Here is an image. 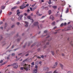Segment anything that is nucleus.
<instances>
[{"mask_svg":"<svg viewBox=\"0 0 73 73\" xmlns=\"http://www.w3.org/2000/svg\"><path fill=\"white\" fill-rule=\"evenodd\" d=\"M30 65H28V64H25L23 65V68L22 67L21 68V70H23L24 69H25L26 71H27L28 69L30 70Z\"/></svg>","mask_w":73,"mask_h":73,"instance_id":"nucleus-1","label":"nucleus"},{"mask_svg":"<svg viewBox=\"0 0 73 73\" xmlns=\"http://www.w3.org/2000/svg\"><path fill=\"white\" fill-rule=\"evenodd\" d=\"M15 66L13 67V68H14L15 69L17 68L18 67V65H17V63H14L11 65H8L7 66V67H9V66Z\"/></svg>","mask_w":73,"mask_h":73,"instance_id":"nucleus-2","label":"nucleus"},{"mask_svg":"<svg viewBox=\"0 0 73 73\" xmlns=\"http://www.w3.org/2000/svg\"><path fill=\"white\" fill-rule=\"evenodd\" d=\"M34 25L37 27L38 28H39V26H38V22H35L34 23Z\"/></svg>","mask_w":73,"mask_h":73,"instance_id":"nucleus-3","label":"nucleus"},{"mask_svg":"<svg viewBox=\"0 0 73 73\" xmlns=\"http://www.w3.org/2000/svg\"><path fill=\"white\" fill-rule=\"evenodd\" d=\"M26 7V6H24L23 5H22L20 7V8L21 9H23V8H25Z\"/></svg>","mask_w":73,"mask_h":73,"instance_id":"nucleus-4","label":"nucleus"},{"mask_svg":"<svg viewBox=\"0 0 73 73\" xmlns=\"http://www.w3.org/2000/svg\"><path fill=\"white\" fill-rule=\"evenodd\" d=\"M22 17H23V15H21L20 16H19L18 18L19 20H22Z\"/></svg>","mask_w":73,"mask_h":73,"instance_id":"nucleus-5","label":"nucleus"},{"mask_svg":"<svg viewBox=\"0 0 73 73\" xmlns=\"http://www.w3.org/2000/svg\"><path fill=\"white\" fill-rule=\"evenodd\" d=\"M58 63L57 62H56L55 64V65L53 67H51L52 68H55L56 66L57 65Z\"/></svg>","mask_w":73,"mask_h":73,"instance_id":"nucleus-6","label":"nucleus"},{"mask_svg":"<svg viewBox=\"0 0 73 73\" xmlns=\"http://www.w3.org/2000/svg\"><path fill=\"white\" fill-rule=\"evenodd\" d=\"M50 19H52V20H54V18L53 16V15H51L50 17Z\"/></svg>","mask_w":73,"mask_h":73,"instance_id":"nucleus-7","label":"nucleus"},{"mask_svg":"<svg viewBox=\"0 0 73 73\" xmlns=\"http://www.w3.org/2000/svg\"><path fill=\"white\" fill-rule=\"evenodd\" d=\"M17 8V7H13L11 9V11H13V9H16V8Z\"/></svg>","mask_w":73,"mask_h":73,"instance_id":"nucleus-8","label":"nucleus"},{"mask_svg":"<svg viewBox=\"0 0 73 73\" xmlns=\"http://www.w3.org/2000/svg\"><path fill=\"white\" fill-rule=\"evenodd\" d=\"M36 14L38 16H41V15H42V14H39L38 11L36 13Z\"/></svg>","mask_w":73,"mask_h":73,"instance_id":"nucleus-9","label":"nucleus"},{"mask_svg":"<svg viewBox=\"0 0 73 73\" xmlns=\"http://www.w3.org/2000/svg\"><path fill=\"white\" fill-rule=\"evenodd\" d=\"M60 66L61 67V69H63V65L62 64L60 63Z\"/></svg>","mask_w":73,"mask_h":73,"instance_id":"nucleus-10","label":"nucleus"},{"mask_svg":"<svg viewBox=\"0 0 73 73\" xmlns=\"http://www.w3.org/2000/svg\"><path fill=\"white\" fill-rule=\"evenodd\" d=\"M28 60V58H27L26 59H25L23 61V62H25L26 61H27Z\"/></svg>","mask_w":73,"mask_h":73,"instance_id":"nucleus-11","label":"nucleus"},{"mask_svg":"<svg viewBox=\"0 0 73 73\" xmlns=\"http://www.w3.org/2000/svg\"><path fill=\"white\" fill-rule=\"evenodd\" d=\"M17 15H18L20 13V12H19V10H18L17 11Z\"/></svg>","mask_w":73,"mask_h":73,"instance_id":"nucleus-12","label":"nucleus"},{"mask_svg":"<svg viewBox=\"0 0 73 73\" xmlns=\"http://www.w3.org/2000/svg\"><path fill=\"white\" fill-rule=\"evenodd\" d=\"M62 3L63 4V5H65V1H62Z\"/></svg>","mask_w":73,"mask_h":73,"instance_id":"nucleus-13","label":"nucleus"},{"mask_svg":"<svg viewBox=\"0 0 73 73\" xmlns=\"http://www.w3.org/2000/svg\"><path fill=\"white\" fill-rule=\"evenodd\" d=\"M52 25H55V22L54 21L52 23Z\"/></svg>","mask_w":73,"mask_h":73,"instance_id":"nucleus-14","label":"nucleus"},{"mask_svg":"<svg viewBox=\"0 0 73 73\" xmlns=\"http://www.w3.org/2000/svg\"><path fill=\"white\" fill-rule=\"evenodd\" d=\"M37 71V70L36 69H35L34 72V73H36Z\"/></svg>","mask_w":73,"mask_h":73,"instance_id":"nucleus-15","label":"nucleus"},{"mask_svg":"<svg viewBox=\"0 0 73 73\" xmlns=\"http://www.w3.org/2000/svg\"><path fill=\"white\" fill-rule=\"evenodd\" d=\"M1 8L2 9H4L5 8V6H4V5L2 6L1 7Z\"/></svg>","mask_w":73,"mask_h":73,"instance_id":"nucleus-16","label":"nucleus"},{"mask_svg":"<svg viewBox=\"0 0 73 73\" xmlns=\"http://www.w3.org/2000/svg\"><path fill=\"white\" fill-rule=\"evenodd\" d=\"M47 69V67H44L43 68L44 70H45Z\"/></svg>","mask_w":73,"mask_h":73,"instance_id":"nucleus-17","label":"nucleus"},{"mask_svg":"<svg viewBox=\"0 0 73 73\" xmlns=\"http://www.w3.org/2000/svg\"><path fill=\"white\" fill-rule=\"evenodd\" d=\"M30 9L31 11H34V9H32V7H30Z\"/></svg>","mask_w":73,"mask_h":73,"instance_id":"nucleus-18","label":"nucleus"},{"mask_svg":"<svg viewBox=\"0 0 73 73\" xmlns=\"http://www.w3.org/2000/svg\"><path fill=\"white\" fill-rule=\"evenodd\" d=\"M68 11H69V9L67 8L66 11V13H68Z\"/></svg>","mask_w":73,"mask_h":73,"instance_id":"nucleus-19","label":"nucleus"},{"mask_svg":"<svg viewBox=\"0 0 73 73\" xmlns=\"http://www.w3.org/2000/svg\"><path fill=\"white\" fill-rule=\"evenodd\" d=\"M27 18L28 19L31 20V16H29L27 17Z\"/></svg>","mask_w":73,"mask_h":73,"instance_id":"nucleus-20","label":"nucleus"},{"mask_svg":"<svg viewBox=\"0 0 73 73\" xmlns=\"http://www.w3.org/2000/svg\"><path fill=\"white\" fill-rule=\"evenodd\" d=\"M51 10H49L48 11V13H49V15H50V14L51 13Z\"/></svg>","mask_w":73,"mask_h":73,"instance_id":"nucleus-21","label":"nucleus"},{"mask_svg":"<svg viewBox=\"0 0 73 73\" xmlns=\"http://www.w3.org/2000/svg\"><path fill=\"white\" fill-rule=\"evenodd\" d=\"M37 8V6H36L35 7H34L33 8L34 10H35V9H36V8Z\"/></svg>","mask_w":73,"mask_h":73,"instance_id":"nucleus-22","label":"nucleus"},{"mask_svg":"<svg viewBox=\"0 0 73 73\" xmlns=\"http://www.w3.org/2000/svg\"><path fill=\"white\" fill-rule=\"evenodd\" d=\"M7 26V23H5V27H4L5 29Z\"/></svg>","mask_w":73,"mask_h":73,"instance_id":"nucleus-23","label":"nucleus"},{"mask_svg":"<svg viewBox=\"0 0 73 73\" xmlns=\"http://www.w3.org/2000/svg\"><path fill=\"white\" fill-rule=\"evenodd\" d=\"M44 8L45 9H46V10H48V9H49L48 8V7H45Z\"/></svg>","mask_w":73,"mask_h":73,"instance_id":"nucleus-24","label":"nucleus"},{"mask_svg":"<svg viewBox=\"0 0 73 73\" xmlns=\"http://www.w3.org/2000/svg\"><path fill=\"white\" fill-rule=\"evenodd\" d=\"M53 8H54V9H56V8L57 6H54L52 7Z\"/></svg>","mask_w":73,"mask_h":73,"instance_id":"nucleus-25","label":"nucleus"},{"mask_svg":"<svg viewBox=\"0 0 73 73\" xmlns=\"http://www.w3.org/2000/svg\"><path fill=\"white\" fill-rule=\"evenodd\" d=\"M35 5H36V4H34L33 5H32V7L33 8L34 7H35Z\"/></svg>","mask_w":73,"mask_h":73,"instance_id":"nucleus-26","label":"nucleus"},{"mask_svg":"<svg viewBox=\"0 0 73 73\" xmlns=\"http://www.w3.org/2000/svg\"><path fill=\"white\" fill-rule=\"evenodd\" d=\"M64 25V23H61V24L60 25V27H63V26Z\"/></svg>","mask_w":73,"mask_h":73,"instance_id":"nucleus-27","label":"nucleus"},{"mask_svg":"<svg viewBox=\"0 0 73 73\" xmlns=\"http://www.w3.org/2000/svg\"><path fill=\"white\" fill-rule=\"evenodd\" d=\"M9 57H10V55H9L8 57L7 58V60H9Z\"/></svg>","mask_w":73,"mask_h":73,"instance_id":"nucleus-28","label":"nucleus"},{"mask_svg":"<svg viewBox=\"0 0 73 73\" xmlns=\"http://www.w3.org/2000/svg\"><path fill=\"white\" fill-rule=\"evenodd\" d=\"M49 1L48 2V3L49 4H50L51 3V1Z\"/></svg>","mask_w":73,"mask_h":73,"instance_id":"nucleus-29","label":"nucleus"},{"mask_svg":"<svg viewBox=\"0 0 73 73\" xmlns=\"http://www.w3.org/2000/svg\"><path fill=\"white\" fill-rule=\"evenodd\" d=\"M48 32V31L47 30H45L44 31V33H47Z\"/></svg>","mask_w":73,"mask_h":73,"instance_id":"nucleus-30","label":"nucleus"},{"mask_svg":"<svg viewBox=\"0 0 73 73\" xmlns=\"http://www.w3.org/2000/svg\"><path fill=\"white\" fill-rule=\"evenodd\" d=\"M31 21V23H33V20L32 19H30Z\"/></svg>","mask_w":73,"mask_h":73,"instance_id":"nucleus-31","label":"nucleus"},{"mask_svg":"<svg viewBox=\"0 0 73 73\" xmlns=\"http://www.w3.org/2000/svg\"><path fill=\"white\" fill-rule=\"evenodd\" d=\"M3 60H1L0 61V63L1 64V63H3Z\"/></svg>","mask_w":73,"mask_h":73,"instance_id":"nucleus-32","label":"nucleus"},{"mask_svg":"<svg viewBox=\"0 0 73 73\" xmlns=\"http://www.w3.org/2000/svg\"><path fill=\"white\" fill-rule=\"evenodd\" d=\"M25 23L26 24H28V22L27 21H25Z\"/></svg>","mask_w":73,"mask_h":73,"instance_id":"nucleus-33","label":"nucleus"},{"mask_svg":"<svg viewBox=\"0 0 73 73\" xmlns=\"http://www.w3.org/2000/svg\"><path fill=\"white\" fill-rule=\"evenodd\" d=\"M37 57L38 58H41V57L39 56H37Z\"/></svg>","mask_w":73,"mask_h":73,"instance_id":"nucleus-34","label":"nucleus"},{"mask_svg":"<svg viewBox=\"0 0 73 73\" xmlns=\"http://www.w3.org/2000/svg\"><path fill=\"white\" fill-rule=\"evenodd\" d=\"M64 26H65L66 25V23H64Z\"/></svg>","mask_w":73,"mask_h":73,"instance_id":"nucleus-35","label":"nucleus"},{"mask_svg":"<svg viewBox=\"0 0 73 73\" xmlns=\"http://www.w3.org/2000/svg\"><path fill=\"white\" fill-rule=\"evenodd\" d=\"M31 65H35V64H34V62H33L31 63Z\"/></svg>","mask_w":73,"mask_h":73,"instance_id":"nucleus-36","label":"nucleus"},{"mask_svg":"<svg viewBox=\"0 0 73 73\" xmlns=\"http://www.w3.org/2000/svg\"><path fill=\"white\" fill-rule=\"evenodd\" d=\"M56 28H57V27H55L53 28V29H55Z\"/></svg>","mask_w":73,"mask_h":73,"instance_id":"nucleus-37","label":"nucleus"},{"mask_svg":"<svg viewBox=\"0 0 73 73\" xmlns=\"http://www.w3.org/2000/svg\"><path fill=\"white\" fill-rule=\"evenodd\" d=\"M20 4V2L19 1H18L17 3H16V4Z\"/></svg>","mask_w":73,"mask_h":73,"instance_id":"nucleus-38","label":"nucleus"},{"mask_svg":"<svg viewBox=\"0 0 73 73\" xmlns=\"http://www.w3.org/2000/svg\"><path fill=\"white\" fill-rule=\"evenodd\" d=\"M52 55H54V52L53 51H52Z\"/></svg>","mask_w":73,"mask_h":73,"instance_id":"nucleus-39","label":"nucleus"},{"mask_svg":"<svg viewBox=\"0 0 73 73\" xmlns=\"http://www.w3.org/2000/svg\"><path fill=\"white\" fill-rule=\"evenodd\" d=\"M15 53H12L11 54V56H15Z\"/></svg>","mask_w":73,"mask_h":73,"instance_id":"nucleus-40","label":"nucleus"},{"mask_svg":"<svg viewBox=\"0 0 73 73\" xmlns=\"http://www.w3.org/2000/svg\"><path fill=\"white\" fill-rule=\"evenodd\" d=\"M24 15L25 16H27L28 15V14L27 13H25L24 14Z\"/></svg>","mask_w":73,"mask_h":73,"instance_id":"nucleus-41","label":"nucleus"},{"mask_svg":"<svg viewBox=\"0 0 73 73\" xmlns=\"http://www.w3.org/2000/svg\"><path fill=\"white\" fill-rule=\"evenodd\" d=\"M13 27H15V25H13L12 26H11V28H13Z\"/></svg>","mask_w":73,"mask_h":73,"instance_id":"nucleus-42","label":"nucleus"},{"mask_svg":"<svg viewBox=\"0 0 73 73\" xmlns=\"http://www.w3.org/2000/svg\"><path fill=\"white\" fill-rule=\"evenodd\" d=\"M28 24H26V25H25V26L26 27H28Z\"/></svg>","mask_w":73,"mask_h":73,"instance_id":"nucleus-43","label":"nucleus"},{"mask_svg":"<svg viewBox=\"0 0 73 73\" xmlns=\"http://www.w3.org/2000/svg\"><path fill=\"white\" fill-rule=\"evenodd\" d=\"M11 20L12 21H15V19H14L13 18H11Z\"/></svg>","mask_w":73,"mask_h":73,"instance_id":"nucleus-44","label":"nucleus"},{"mask_svg":"<svg viewBox=\"0 0 73 73\" xmlns=\"http://www.w3.org/2000/svg\"><path fill=\"white\" fill-rule=\"evenodd\" d=\"M26 3H27V2H25L23 3V5L24 6V5H25Z\"/></svg>","mask_w":73,"mask_h":73,"instance_id":"nucleus-45","label":"nucleus"},{"mask_svg":"<svg viewBox=\"0 0 73 73\" xmlns=\"http://www.w3.org/2000/svg\"><path fill=\"white\" fill-rule=\"evenodd\" d=\"M17 25H19V24H20V23L19 22H17Z\"/></svg>","mask_w":73,"mask_h":73,"instance_id":"nucleus-46","label":"nucleus"},{"mask_svg":"<svg viewBox=\"0 0 73 73\" xmlns=\"http://www.w3.org/2000/svg\"><path fill=\"white\" fill-rule=\"evenodd\" d=\"M11 14H12V12H10L9 13V15H11Z\"/></svg>","mask_w":73,"mask_h":73,"instance_id":"nucleus-47","label":"nucleus"},{"mask_svg":"<svg viewBox=\"0 0 73 73\" xmlns=\"http://www.w3.org/2000/svg\"><path fill=\"white\" fill-rule=\"evenodd\" d=\"M24 18L25 19H27V17L25 16L24 17Z\"/></svg>","mask_w":73,"mask_h":73,"instance_id":"nucleus-48","label":"nucleus"},{"mask_svg":"<svg viewBox=\"0 0 73 73\" xmlns=\"http://www.w3.org/2000/svg\"><path fill=\"white\" fill-rule=\"evenodd\" d=\"M2 12V10H0V13H1Z\"/></svg>","mask_w":73,"mask_h":73,"instance_id":"nucleus-49","label":"nucleus"},{"mask_svg":"<svg viewBox=\"0 0 73 73\" xmlns=\"http://www.w3.org/2000/svg\"><path fill=\"white\" fill-rule=\"evenodd\" d=\"M45 17V16H43L42 17L41 19H43V18H44Z\"/></svg>","mask_w":73,"mask_h":73,"instance_id":"nucleus-50","label":"nucleus"},{"mask_svg":"<svg viewBox=\"0 0 73 73\" xmlns=\"http://www.w3.org/2000/svg\"><path fill=\"white\" fill-rule=\"evenodd\" d=\"M35 68L36 69H37V66L36 65L35 66Z\"/></svg>","mask_w":73,"mask_h":73,"instance_id":"nucleus-51","label":"nucleus"},{"mask_svg":"<svg viewBox=\"0 0 73 73\" xmlns=\"http://www.w3.org/2000/svg\"><path fill=\"white\" fill-rule=\"evenodd\" d=\"M71 71H69L67 73H71Z\"/></svg>","mask_w":73,"mask_h":73,"instance_id":"nucleus-52","label":"nucleus"},{"mask_svg":"<svg viewBox=\"0 0 73 73\" xmlns=\"http://www.w3.org/2000/svg\"><path fill=\"white\" fill-rule=\"evenodd\" d=\"M3 24V22L1 21L0 22V24Z\"/></svg>","mask_w":73,"mask_h":73,"instance_id":"nucleus-53","label":"nucleus"},{"mask_svg":"<svg viewBox=\"0 0 73 73\" xmlns=\"http://www.w3.org/2000/svg\"><path fill=\"white\" fill-rule=\"evenodd\" d=\"M22 54V53H20L19 54H18V56H20V55H21V54Z\"/></svg>","mask_w":73,"mask_h":73,"instance_id":"nucleus-54","label":"nucleus"},{"mask_svg":"<svg viewBox=\"0 0 73 73\" xmlns=\"http://www.w3.org/2000/svg\"><path fill=\"white\" fill-rule=\"evenodd\" d=\"M22 54V53H20L19 54H18V56H20V55H21V54Z\"/></svg>","mask_w":73,"mask_h":73,"instance_id":"nucleus-55","label":"nucleus"},{"mask_svg":"<svg viewBox=\"0 0 73 73\" xmlns=\"http://www.w3.org/2000/svg\"><path fill=\"white\" fill-rule=\"evenodd\" d=\"M28 6H29V4H27L26 5V7H28Z\"/></svg>","mask_w":73,"mask_h":73,"instance_id":"nucleus-56","label":"nucleus"},{"mask_svg":"<svg viewBox=\"0 0 73 73\" xmlns=\"http://www.w3.org/2000/svg\"><path fill=\"white\" fill-rule=\"evenodd\" d=\"M28 55H29V54H27L25 55V56H28Z\"/></svg>","mask_w":73,"mask_h":73,"instance_id":"nucleus-57","label":"nucleus"},{"mask_svg":"<svg viewBox=\"0 0 73 73\" xmlns=\"http://www.w3.org/2000/svg\"><path fill=\"white\" fill-rule=\"evenodd\" d=\"M27 12H29V11H30V10L28 9L27 10Z\"/></svg>","mask_w":73,"mask_h":73,"instance_id":"nucleus-58","label":"nucleus"},{"mask_svg":"<svg viewBox=\"0 0 73 73\" xmlns=\"http://www.w3.org/2000/svg\"><path fill=\"white\" fill-rule=\"evenodd\" d=\"M41 57L42 58H44V56H43V55H42V56H41Z\"/></svg>","mask_w":73,"mask_h":73,"instance_id":"nucleus-59","label":"nucleus"},{"mask_svg":"<svg viewBox=\"0 0 73 73\" xmlns=\"http://www.w3.org/2000/svg\"><path fill=\"white\" fill-rule=\"evenodd\" d=\"M0 28L1 29H3V27H1Z\"/></svg>","mask_w":73,"mask_h":73,"instance_id":"nucleus-60","label":"nucleus"},{"mask_svg":"<svg viewBox=\"0 0 73 73\" xmlns=\"http://www.w3.org/2000/svg\"><path fill=\"white\" fill-rule=\"evenodd\" d=\"M40 27H41V28H42V24H40Z\"/></svg>","mask_w":73,"mask_h":73,"instance_id":"nucleus-61","label":"nucleus"},{"mask_svg":"<svg viewBox=\"0 0 73 73\" xmlns=\"http://www.w3.org/2000/svg\"><path fill=\"white\" fill-rule=\"evenodd\" d=\"M0 38H1V39L3 38V37H2V36H0Z\"/></svg>","mask_w":73,"mask_h":73,"instance_id":"nucleus-62","label":"nucleus"},{"mask_svg":"<svg viewBox=\"0 0 73 73\" xmlns=\"http://www.w3.org/2000/svg\"><path fill=\"white\" fill-rule=\"evenodd\" d=\"M49 42H48L47 43H46V45H48L49 44Z\"/></svg>","mask_w":73,"mask_h":73,"instance_id":"nucleus-63","label":"nucleus"},{"mask_svg":"<svg viewBox=\"0 0 73 73\" xmlns=\"http://www.w3.org/2000/svg\"><path fill=\"white\" fill-rule=\"evenodd\" d=\"M39 64H41V61L40 62Z\"/></svg>","mask_w":73,"mask_h":73,"instance_id":"nucleus-64","label":"nucleus"}]
</instances>
